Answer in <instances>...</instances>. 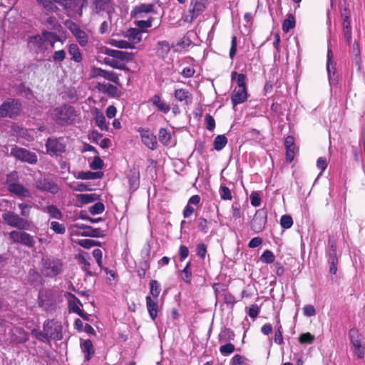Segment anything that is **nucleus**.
Returning a JSON list of instances; mask_svg holds the SVG:
<instances>
[{"instance_id": "17", "label": "nucleus", "mask_w": 365, "mask_h": 365, "mask_svg": "<svg viewBox=\"0 0 365 365\" xmlns=\"http://www.w3.org/2000/svg\"><path fill=\"white\" fill-rule=\"evenodd\" d=\"M43 329L46 337L53 339H60L61 338V327L59 324L53 321L45 322Z\"/></svg>"}, {"instance_id": "44", "label": "nucleus", "mask_w": 365, "mask_h": 365, "mask_svg": "<svg viewBox=\"0 0 365 365\" xmlns=\"http://www.w3.org/2000/svg\"><path fill=\"white\" fill-rule=\"evenodd\" d=\"M354 56V62L356 66L358 67V70L361 69V51L359 45L357 42H354L353 44V51H352Z\"/></svg>"}, {"instance_id": "43", "label": "nucleus", "mask_w": 365, "mask_h": 365, "mask_svg": "<svg viewBox=\"0 0 365 365\" xmlns=\"http://www.w3.org/2000/svg\"><path fill=\"white\" fill-rule=\"evenodd\" d=\"M149 284H150V296H151V297L153 299H158V297L160 294V287L159 283L158 282L157 280L152 279L150 282Z\"/></svg>"}, {"instance_id": "63", "label": "nucleus", "mask_w": 365, "mask_h": 365, "mask_svg": "<svg viewBox=\"0 0 365 365\" xmlns=\"http://www.w3.org/2000/svg\"><path fill=\"white\" fill-rule=\"evenodd\" d=\"M19 207L20 209V211H21V215L23 216V217H29V215H30V210L31 208V206L28 205V204H26V203H20L19 204Z\"/></svg>"}, {"instance_id": "10", "label": "nucleus", "mask_w": 365, "mask_h": 365, "mask_svg": "<svg viewBox=\"0 0 365 365\" xmlns=\"http://www.w3.org/2000/svg\"><path fill=\"white\" fill-rule=\"evenodd\" d=\"M91 77L98 81L107 80L116 84L119 83V78L117 73L101 68H93L91 71Z\"/></svg>"}, {"instance_id": "20", "label": "nucleus", "mask_w": 365, "mask_h": 365, "mask_svg": "<svg viewBox=\"0 0 365 365\" xmlns=\"http://www.w3.org/2000/svg\"><path fill=\"white\" fill-rule=\"evenodd\" d=\"M327 70L329 83L331 84L336 83V68L333 62V53L331 48H329L327 51Z\"/></svg>"}, {"instance_id": "25", "label": "nucleus", "mask_w": 365, "mask_h": 365, "mask_svg": "<svg viewBox=\"0 0 365 365\" xmlns=\"http://www.w3.org/2000/svg\"><path fill=\"white\" fill-rule=\"evenodd\" d=\"M247 99V88H235L231 100L234 106L244 103Z\"/></svg>"}, {"instance_id": "5", "label": "nucleus", "mask_w": 365, "mask_h": 365, "mask_svg": "<svg viewBox=\"0 0 365 365\" xmlns=\"http://www.w3.org/2000/svg\"><path fill=\"white\" fill-rule=\"evenodd\" d=\"M47 153L51 156H60L66 151V143L63 138H48L46 142Z\"/></svg>"}, {"instance_id": "40", "label": "nucleus", "mask_w": 365, "mask_h": 365, "mask_svg": "<svg viewBox=\"0 0 365 365\" xmlns=\"http://www.w3.org/2000/svg\"><path fill=\"white\" fill-rule=\"evenodd\" d=\"M274 341L277 344H282L284 342L282 335V327L278 317H277V324L274 332Z\"/></svg>"}, {"instance_id": "6", "label": "nucleus", "mask_w": 365, "mask_h": 365, "mask_svg": "<svg viewBox=\"0 0 365 365\" xmlns=\"http://www.w3.org/2000/svg\"><path fill=\"white\" fill-rule=\"evenodd\" d=\"M205 9L204 0H192L187 13L182 16L185 22L192 23Z\"/></svg>"}, {"instance_id": "28", "label": "nucleus", "mask_w": 365, "mask_h": 365, "mask_svg": "<svg viewBox=\"0 0 365 365\" xmlns=\"http://www.w3.org/2000/svg\"><path fill=\"white\" fill-rule=\"evenodd\" d=\"M174 97L179 102H184L190 105L192 101V96L189 91L184 88H178L174 91Z\"/></svg>"}, {"instance_id": "51", "label": "nucleus", "mask_w": 365, "mask_h": 365, "mask_svg": "<svg viewBox=\"0 0 365 365\" xmlns=\"http://www.w3.org/2000/svg\"><path fill=\"white\" fill-rule=\"evenodd\" d=\"M274 255L270 250H265L260 257V259L262 262L270 264L274 261Z\"/></svg>"}, {"instance_id": "34", "label": "nucleus", "mask_w": 365, "mask_h": 365, "mask_svg": "<svg viewBox=\"0 0 365 365\" xmlns=\"http://www.w3.org/2000/svg\"><path fill=\"white\" fill-rule=\"evenodd\" d=\"M128 182L130 185V190L133 192L135 191L139 186L140 184V174L138 171H130V174L128 176Z\"/></svg>"}, {"instance_id": "50", "label": "nucleus", "mask_w": 365, "mask_h": 365, "mask_svg": "<svg viewBox=\"0 0 365 365\" xmlns=\"http://www.w3.org/2000/svg\"><path fill=\"white\" fill-rule=\"evenodd\" d=\"M192 41L191 40L188 38V37H186V36H184L183 38H182L176 44V51H180V50H185L187 49L191 44Z\"/></svg>"}, {"instance_id": "26", "label": "nucleus", "mask_w": 365, "mask_h": 365, "mask_svg": "<svg viewBox=\"0 0 365 365\" xmlns=\"http://www.w3.org/2000/svg\"><path fill=\"white\" fill-rule=\"evenodd\" d=\"M145 301L149 316L154 321L158 317L159 308L158 299H153L151 296L148 295L145 297Z\"/></svg>"}, {"instance_id": "52", "label": "nucleus", "mask_w": 365, "mask_h": 365, "mask_svg": "<svg viewBox=\"0 0 365 365\" xmlns=\"http://www.w3.org/2000/svg\"><path fill=\"white\" fill-rule=\"evenodd\" d=\"M182 273L183 274L182 279L186 283H190L191 282V276L192 272L190 269V262H188L184 269L182 271Z\"/></svg>"}, {"instance_id": "32", "label": "nucleus", "mask_w": 365, "mask_h": 365, "mask_svg": "<svg viewBox=\"0 0 365 365\" xmlns=\"http://www.w3.org/2000/svg\"><path fill=\"white\" fill-rule=\"evenodd\" d=\"M102 176V172L80 171L77 173L76 178L81 180H94L100 179Z\"/></svg>"}, {"instance_id": "61", "label": "nucleus", "mask_w": 365, "mask_h": 365, "mask_svg": "<svg viewBox=\"0 0 365 365\" xmlns=\"http://www.w3.org/2000/svg\"><path fill=\"white\" fill-rule=\"evenodd\" d=\"M130 32V36L132 40L130 43L134 46L135 43H138L141 41V34L137 29H133Z\"/></svg>"}, {"instance_id": "3", "label": "nucleus", "mask_w": 365, "mask_h": 365, "mask_svg": "<svg viewBox=\"0 0 365 365\" xmlns=\"http://www.w3.org/2000/svg\"><path fill=\"white\" fill-rule=\"evenodd\" d=\"M22 105L19 99L9 98L0 105V117L14 119L21 114Z\"/></svg>"}, {"instance_id": "27", "label": "nucleus", "mask_w": 365, "mask_h": 365, "mask_svg": "<svg viewBox=\"0 0 365 365\" xmlns=\"http://www.w3.org/2000/svg\"><path fill=\"white\" fill-rule=\"evenodd\" d=\"M155 50L158 58L165 59L170 51V45L167 41H160L157 43Z\"/></svg>"}, {"instance_id": "23", "label": "nucleus", "mask_w": 365, "mask_h": 365, "mask_svg": "<svg viewBox=\"0 0 365 365\" xmlns=\"http://www.w3.org/2000/svg\"><path fill=\"white\" fill-rule=\"evenodd\" d=\"M73 35L76 37L81 46H85L88 43V36L87 34L82 30L77 24H73L70 27Z\"/></svg>"}, {"instance_id": "4", "label": "nucleus", "mask_w": 365, "mask_h": 365, "mask_svg": "<svg viewBox=\"0 0 365 365\" xmlns=\"http://www.w3.org/2000/svg\"><path fill=\"white\" fill-rule=\"evenodd\" d=\"M41 264V272L46 277H56L62 270L63 265L61 260L53 257L43 258Z\"/></svg>"}, {"instance_id": "14", "label": "nucleus", "mask_w": 365, "mask_h": 365, "mask_svg": "<svg viewBox=\"0 0 365 365\" xmlns=\"http://www.w3.org/2000/svg\"><path fill=\"white\" fill-rule=\"evenodd\" d=\"M88 5V0H68L67 7L68 14L73 18H80L82 16L83 9Z\"/></svg>"}, {"instance_id": "54", "label": "nucleus", "mask_w": 365, "mask_h": 365, "mask_svg": "<svg viewBox=\"0 0 365 365\" xmlns=\"http://www.w3.org/2000/svg\"><path fill=\"white\" fill-rule=\"evenodd\" d=\"M280 225L284 229H289L293 225V220L290 215H282L280 219Z\"/></svg>"}, {"instance_id": "55", "label": "nucleus", "mask_w": 365, "mask_h": 365, "mask_svg": "<svg viewBox=\"0 0 365 365\" xmlns=\"http://www.w3.org/2000/svg\"><path fill=\"white\" fill-rule=\"evenodd\" d=\"M220 197L223 200H230L232 198L230 190L225 185H222L220 188Z\"/></svg>"}, {"instance_id": "15", "label": "nucleus", "mask_w": 365, "mask_h": 365, "mask_svg": "<svg viewBox=\"0 0 365 365\" xmlns=\"http://www.w3.org/2000/svg\"><path fill=\"white\" fill-rule=\"evenodd\" d=\"M138 132L140 135L143 143L150 150H155L158 147V142L156 136L151 133L148 129L144 128H139Z\"/></svg>"}, {"instance_id": "35", "label": "nucleus", "mask_w": 365, "mask_h": 365, "mask_svg": "<svg viewBox=\"0 0 365 365\" xmlns=\"http://www.w3.org/2000/svg\"><path fill=\"white\" fill-rule=\"evenodd\" d=\"M76 197L81 205H86L96 201L98 199V195L96 193L78 194Z\"/></svg>"}, {"instance_id": "16", "label": "nucleus", "mask_w": 365, "mask_h": 365, "mask_svg": "<svg viewBox=\"0 0 365 365\" xmlns=\"http://www.w3.org/2000/svg\"><path fill=\"white\" fill-rule=\"evenodd\" d=\"M36 187L41 191H46L51 194H57L59 191V187L57 183L50 178H41L36 181Z\"/></svg>"}, {"instance_id": "24", "label": "nucleus", "mask_w": 365, "mask_h": 365, "mask_svg": "<svg viewBox=\"0 0 365 365\" xmlns=\"http://www.w3.org/2000/svg\"><path fill=\"white\" fill-rule=\"evenodd\" d=\"M154 7L153 4H140L134 7L131 11V16L135 18H141L143 17V14L155 12Z\"/></svg>"}, {"instance_id": "12", "label": "nucleus", "mask_w": 365, "mask_h": 365, "mask_svg": "<svg viewBox=\"0 0 365 365\" xmlns=\"http://www.w3.org/2000/svg\"><path fill=\"white\" fill-rule=\"evenodd\" d=\"M9 237L14 242L21 243L29 247H33L36 244L34 237L25 232L13 230L9 233Z\"/></svg>"}, {"instance_id": "8", "label": "nucleus", "mask_w": 365, "mask_h": 365, "mask_svg": "<svg viewBox=\"0 0 365 365\" xmlns=\"http://www.w3.org/2000/svg\"><path fill=\"white\" fill-rule=\"evenodd\" d=\"M91 9L95 14L106 13L110 16L115 11V4L113 0H90Z\"/></svg>"}, {"instance_id": "58", "label": "nucleus", "mask_w": 365, "mask_h": 365, "mask_svg": "<svg viewBox=\"0 0 365 365\" xmlns=\"http://www.w3.org/2000/svg\"><path fill=\"white\" fill-rule=\"evenodd\" d=\"M195 73V70L192 66H189L185 67L180 72V74L185 78H189L192 77Z\"/></svg>"}, {"instance_id": "39", "label": "nucleus", "mask_w": 365, "mask_h": 365, "mask_svg": "<svg viewBox=\"0 0 365 365\" xmlns=\"http://www.w3.org/2000/svg\"><path fill=\"white\" fill-rule=\"evenodd\" d=\"M227 143V138L225 135H218L213 141L214 149L220 151L222 150Z\"/></svg>"}, {"instance_id": "1", "label": "nucleus", "mask_w": 365, "mask_h": 365, "mask_svg": "<svg viewBox=\"0 0 365 365\" xmlns=\"http://www.w3.org/2000/svg\"><path fill=\"white\" fill-rule=\"evenodd\" d=\"M58 37L53 32L43 31L41 34L30 36L28 39V48L38 54L44 53L48 47L53 48Z\"/></svg>"}, {"instance_id": "21", "label": "nucleus", "mask_w": 365, "mask_h": 365, "mask_svg": "<svg viewBox=\"0 0 365 365\" xmlns=\"http://www.w3.org/2000/svg\"><path fill=\"white\" fill-rule=\"evenodd\" d=\"M148 103H150L158 110L163 113H168L170 110V106L167 104L165 101L158 94L151 97L149 99Z\"/></svg>"}, {"instance_id": "42", "label": "nucleus", "mask_w": 365, "mask_h": 365, "mask_svg": "<svg viewBox=\"0 0 365 365\" xmlns=\"http://www.w3.org/2000/svg\"><path fill=\"white\" fill-rule=\"evenodd\" d=\"M104 63L106 65H108L113 68H117L119 70H125V66L123 63H122L121 62L118 61L116 58H113V57L112 58H110V56L106 57L104 58Z\"/></svg>"}, {"instance_id": "36", "label": "nucleus", "mask_w": 365, "mask_h": 365, "mask_svg": "<svg viewBox=\"0 0 365 365\" xmlns=\"http://www.w3.org/2000/svg\"><path fill=\"white\" fill-rule=\"evenodd\" d=\"M43 211L47 212L53 219L61 220L63 217V213L56 205H48L43 208Z\"/></svg>"}, {"instance_id": "11", "label": "nucleus", "mask_w": 365, "mask_h": 365, "mask_svg": "<svg viewBox=\"0 0 365 365\" xmlns=\"http://www.w3.org/2000/svg\"><path fill=\"white\" fill-rule=\"evenodd\" d=\"M267 211L264 209H259L256 211L250 224V228L254 232L259 233L264 229L267 223Z\"/></svg>"}, {"instance_id": "53", "label": "nucleus", "mask_w": 365, "mask_h": 365, "mask_svg": "<svg viewBox=\"0 0 365 365\" xmlns=\"http://www.w3.org/2000/svg\"><path fill=\"white\" fill-rule=\"evenodd\" d=\"M235 346L231 343H227L220 347V351L223 356H228L235 351Z\"/></svg>"}, {"instance_id": "33", "label": "nucleus", "mask_w": 365, "mask_h": 365, "mask_svg": "<svg viewBox=\"0 0 365 365\" xmlns=\"http://www.w3.org/2000/svg\"><path fill=\"white\" fill-rule=\"evenodd\" d=\"M68 53L71 56V60L76 62L80 63L82 59V54L77 44L72 43L68 46Z\"/></svg>"}, {"instance_id": "41", "label": "nucleus", "mask_w": 365, "mask_h": 365, "mask_svg": "<svg viewBox=\"0 0 365 365\" xmlns=\"http://www.w3.org/2000/svg\"><path fill=\"white\" fill-rule=\"evenodd\" d=\"M90 259V256L87 252L82 253L79 255V263L83 264V269L86 272L88 275H92V272L89 271L88 267L90 266V262L88 259Z\"/></svg>"}, {"instance_id": "48", "label": "nucleus", "mask_w": 365, "mask_h": 365, "mask_svg": "<svg viewBox=\"0 0 365 365\" xmlns=\"http://www.w3.org/2000/svg\"><path fill=\"white\" fill-rule=\"evenodd\" d=\"M105 210L103 203L98 202L89 207V212L93 215L102 213Z\"/></svg>"}, {"instance_id": "22", "label": "nucleus", "mask_w": 365, "mask_h": 365, "mask_svg": "<svg viewBox=\"0 0 365 365\" xmlns=\"http://www.w3.org/2000/svg\"><path fill=\"white\" fill-rule=\"evenodd\" d=\"M105 53L110 57L116 58L118 61H129L133 58V53L127 51L106 48Z\"/></svg>"}, {"instance_id": "64", "label": "nucleus", "mask_w": 365, "mask_h": 365, "mask_svg": "<svg viewBox=\"0 0 365 365\" xmlns=\"http://www.w3.org/2000/svg\"><path fill=\"white\" fill-rule=\"evenodd\" d=\"M103 166V161L99 157H95L91 163L90 167L93 170L101 169Z\"/></svg>"}, {"instance_id": "57", "label": "nucleus", "mask_w": 365, "mask_h": 365, "mask_svg": "<svg viewBox=\"0 0 365 365\" xmlns=\"http://www.w3.org/2000/svg\"><path fill=\"white\" fill-rule=\"evenodd\" d=\"M197 255L204 259L207 254V246L204 243H199L196 247Z\"/></svg>"}, {"instance_id": "9", "label": "nucleus", "mask_w": 365, "mask_h": 365, "mask_svg": "<svg viewBox=\"0 0 365 365\" xmlns=\"http://www.w3.org/2000/svg\"><path fill=\"white\" fill-rule=\"evenodd\" d=\"M2 218L4 221L9 226L16 227L21 230H27L29 223L27 220L20 217L13 212L6 211L3 213Z\"/></svg>"}, {"instance_id": "37", "label": "nucleus", "mask_w": 365, "mask_h": 365, "mask_svg": "<svg viewBox=\"0 0 365 365\" xmlns=\"http://www.w3.org/2000/svg\"><path fill=\"white\" fill-rule=\"evenodd\" d=\"M43 22L48 29L55 30L60 26L58 21L53 16L45 15L43 18Z\"/></svg>"}, {"instance_id": "59", "label": "nucleus", "mask_w": 365, "mask_h": 365, "mask_svg": "<svg viewBox=\"0 0 365 365\" xmlns=\"http://www.w3.org/2000/svg\"><path fill=\"white\" fill-rule=\"evenodd\" d=\"M52 57L54 62H61L66 58V51L64 50L56 51Z\"/></svg>"}, {"instance_id": "13", "label": "nucleus", "mask_w": 365, "mask_h": 365, "mask_svg": "<svg viewBox=\"0 0 365 365\" xmlns=\"http://www.w3.org/2000/svg\"><path fill=\"white\" fill-rule=\"evenodd\" d=\"M349 338L354 347V352L359 359L364 356V347L361 345L362 336L356 329H351L349 331Z\"/></svg>"}, {"instance_id": "56", "label": "nucleus", "mask_w": 365, "mask_h": 365, "mask_svg": "<svg viewBox=\"0 0 365 365\" xmlns=\"http://www.w3.org/2000/svg\"><path fill=\"white\" fill-rule=\"evenodd\" d=\"M205 122L206 125V128L212 131L215 128V120L214 118L209 113L206 114L205 116Z\"/></svg>"}, {"instance_id": "2", "label": "nucleus", "mask_w": 365, "mask_h": 365, "mask_svg": "<svg viewBox=\"0 0 365 365\" xmlns=\"http://www.w3.org/2000/svg\"><path fill=\"white\" fill-rule=\"evenodd\" d=\"M51 115L56 123L61 125L73 123L76 117L74 108L68 105L56 107Z\"/></svg>"}, {"instance_id": "62", "label": "nucleus", "mask_w": 365, "mask_h": 365, "mask_svg": "<svg viewBox=\"0 0 365 365\" xmlns=\"http://www.w3.org/2000/svg\"><path fill=\"white\" fill-rule=\"evenodd\" d=\"M39 4H41L45 9L48 11H54L57 9L56 6L51 0H36Z\"/></svg>"}, {"instance_id": "18", "label": "nucleus", "mask_w": 365, "mask_h": 365, "mask_svg": "<svg viewBox=\"0 0 365 365\" xmlns=\"http://www.w3.org/2000/svg\"><path fill=\"white\" fill-rule=\"evenodd\" d=\"M96 88L101 93L108 96L109 98H115L118 96V88L103 81H98L96 83Z\"/></svg>"}, {"instance_id": "38", "label": "nucleus", "mask_w": 365, "mask_h": 365, "mask_svg": "<svg viewBox=\"0 0 365 365\" xmlns=\"http://www.w3.org/2000/svg\"><path fill=\"white\" fill-rule=\"evenodd\" d=\"M159 140L165 145H170L171 143V133L165 128H160L158 133Z\"/></svg>"}, {"instance_id": "46", "label": "nucleus", "mask_w": 365, "mask_h": 365, "mask_svg": "<svg viewBox=\"0 0 365 365\" xmlns=\"http://www.w3.org/2000/svg\"><path fill=\"white\" fill-rule=\"evenodd\" d=\"M295 26V19L292 15H289L287 19H284L282 24V29L287 33Z\"/></svg>"}, {"instance_id": "29", "label": "nucleus", "mask_w": 365, "mask_h": 365, "mask_svg": "<svg viewBox=\"0 0 365 365\" xmlns=\"http://www.w3.org/2000/svg\"><path fill=\"white\" fill-rule=\"evenodd\" d=\"M94 120L96 125L101 130L108 131V124L106 123V117L103 112L98 108H95L93 110Z\"/></svg>"}, {"instance_id": "49", "label": "nucleus", "mask_w": 365, "mask_h": 365, "mask_svg": "<svg viewBox=\"0 0 365 365\" xmlns=\"http://www.w3.org/2000/svg\"><path fill=\"white\" fill-rule=\"evenodd\" d=\"M315 337L309 332L302 334L299 337V342L302 344H311L314 341Z\"/></svg>"}, {"instance_id": "30", "label": "nucleus", "mask_w": 365, "mask_h": 365, "mask_svg": "<svg viewBox=\"0 0 365 365\" xmlns=\"http://www.w3.org/2000/svg\"><path fill=\"white\" fill-rule=\"evenodd\" d=\"M65 296L68 299L69 312L76 314L81 312L80 307H82L81 301L74 294L70 292H67Z\"/></svg>"}, {"instance_id": "7", "label": "nucleus", "mask_w": 365, "mask_h": 365, "mask_svg": "<svg viewBox=\"0 0 365 365\" xmlns=\"http://www.w3.org/2000/svg\"><path fill=\"white\" fill-rule=\"evenodd\" d=\"M11 155L17 160L31 165H34L38 161V156L35 153L16 145L11 148Z\"/></svg>"}, {"instance_id": "60", "label": "nucleus", "mask_w": 365, "mask_h": 365, "mask_svg": "<svg viewBox=\"0 0 365 365\" xmlns=\"http://www.w3.org/2000/svg\"><path fill=\"white\" fill-rule=\"evenodd\" d=\"M69 187L71 190L74 191L83 192L90 190L88 185L83 182H77L75 185H69Z\"/></svg>"}, {"instance_id": "19", "label": "nucleus", "mask_w": 365, "mask_h": 365, "mask_svg": "<svg viewBox=\"0 0 365 365\" xmlns=\"http://www.w3.org/2000/svg\"><path fill=\"white\" fill-rule=\"evenodd\" d=\"M8 190L20 198L31 197L30 191L20 183L12 182L9 184Z\"/></svg>"}, {"instance_id": "47", "label": "nucleus", "mask_w": 365, "mask_h": 365, "mask_svg": "<svg viewBox=\"0 0 365 365\" xmlns=\"http://www.w3.org/2000/svg\"><path fill=\"white\" fill-rule=\"evenodd\" d=\"M112 45L119 48H133L135 46L126 40H113Z\"/></svg>"}, {"instance_id": "45", "label": "nucleus", "mask_w": 365, "mask_h": 365, "mask_svg": "<svg viewBox=\"0 0 365 365\" xmlns=\"http://www.w3.org/2000/svg\"><path fill=\"white\" fill-rule=\"evenodd\" d=\"M50 228L55 233L58 234V235H63L66 233V231L64 224L59 223L56 221L51 222Z\"/></svg>"}, {"instance_id": "31", "label": "nucleus", "mask_w": 365, "mask_h": 365, "mask_svg": "<svg viewBox=\"0 0 365 365\" xmlns=\"http://www.w3.org/2000/svg\"><path fill=\"white\" fill-rule=\"evenodd\" d=\"M81 349L85 354V360L89 361L95 353L91 340L86 339L81 343Z\"/></svg>"}]
</instances>
